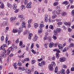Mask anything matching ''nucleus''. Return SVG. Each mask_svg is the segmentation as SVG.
<instances>
[{"instance_id":"obj_1","label":"nucleus","mask_w":74,"mask_h":74,"mask_svg":"<svg viewBox=\"0 0 74 74\" xmlns=\"http://www.w3.org/2000/svg\"><path fill=\"white\" fill-rule=\"evenodd\" d=\"M0 49L3 50V51L1 52V56L3 58H5L7 56V50L5 49V48L3 47V46H1Z\"/></svg>"},{"instance_id":"obj_2","label":"nucleus","mask_w":74,"mask_h":74,"mask_svg":"<svg viewBox=\"0 0 74 74\" xmlns=\"http://www.w3.org/2000/svg\"><path fill=\"white\" fill-rule=\"evenodd\" d=\"M60 32H61V29L59 28L56 29L54 31V33L55 34H57L58 33H59Z\"/></svg>"},{"instance_id":"obj_3","label":"nucleus","mask_w":74,"mask_h":74,"mask_svg":"<svg viewBox=\"0 0 74 74\" xmlns=\"http://www.w3.org/2000/svg\"><path fill=\"white\" fill-rule=\"evenodd\" d=\"M11 51L12 52V51H14V48H12L11 47H9V49H8V52L6 53V56L7 55H8L10 53V52H11Z\"/></svg>"},{"instance_id":"obj_4","label":"nucleus","mask_w":74,"mask_h":74,"mask_svg":"<svg viewBox=\"0 0 74 74\" xmlns=\"http://www.w3.org/2000/svg\"><path fill=\"white\" fill-rule=\"evenodd\" d=\"M16 19V17H11L10 18V22L11 23H13L14 22V21H15Z\"/></svg>"},{"instance_id":"obj_5","label":"nucleus","mask_w":74,"mask_h":74,"mask_svg":"<svg viewBox=\"0 0 74 74\" xmlns=\"http://www.w3.org/2000/svg\"><path fill=\"white\" fill-rule=\"evenodd\" d=\"M64 25H65V26H66L67 27H70V25H71V23L69 22L67 23L66 21H64Z\"/></svg>"},{"instance_id":"obj_6","label":"nucleus","mask_w":74,"mask_h":74,"mask_svg":"<svg viewBox=\"0 0 74 74\" xmlns=\"http://www.w3.org/2000/svg\"><path fill=\"white\" fill-rule=\"evenodd\" d=\"M66 60V59L64 57H62L59 58V61L60 62H64Z\"/></svg>"},{"instance_id":"obj_7","label":"nucleus","mask_w":74,"mask_h":74,"mask_svg":"<svg viewBox=\"0 0 74 74\" xmlns=\"http://www.w3.org/2000/svg\"><path fill=\"white\" fill-rule=\"evenodd\" d=\"M45 22H47L48 21V15L46 14L45 15Z\"/></svg>"},{"instance_id":"obj_8","label":"nucleus","mask_w":74,"mask_h":74,"mask_svg":"<svg viewBox=\"0 0 74 74\" xmlns=\"http://www.w3.org/2000/svg\"><path fill=\"white\" fill-rule=\"evenodd\" d=\"M32 2H30L29 3H28L26 6V7L27 8H30L31 7H32Z\"/></svg>"},{"instance_id":"obj_9","label":"nucleus","mask_w":74,"mask_h":74,"mask_svg":"<svg viewBox=\"0 0 74 74\" xmlns=\"http://www.w3.org/2000/svg\"><path fill=\"white\" fill-rule=\"evenodd\" d=\"M49 69L50 71H52L53 70V66H52L51 64H50L49 65Z\"/></svg>"},{"instance_id":"obj_10","label":"nucleus","mask_w":74,"mask_h":74,"mask_svg":"<svg viewBox=\"0 0 74 74\" xmlns=\"http://www.w3.org/2000/svg\"><path fill=\"white\" fill-rule=\"evenodd\" d=\"M23 28H19V29L18 30V34H20L21 32H23Z\"/></svg>"},{"instance_id":"obj_11","label":"nucleus","mask_w":74,"mask_h":74,"mask_svg":"<svg viewBox=\"0 0 74 74\" xmlns=\"http://www.w3.org/2000/svg\"><path fill=\"white\" fill-rule=\"evenodd\" d=\"M54 45V43H53L50 42L49 45V48H52Z\"/></svg>"},{"instance_id":"obj_12","label":"nucleus","mask_w":74,"mask_h":74,"mask_svg":"<svg viewBox=\"0 0 74 74\" xmlns=\"http://www.w3.org/2000/svg\"><path fill=\"white\" fill-rule=\"evenodd\" d=\"M20 70H22L23 71H25V70H26V67H19L18 68Z\"/></svg>"},{"instance_id":"obj_13","label":"nucleus","mask_w":74,"mask_h":74,"mask_svg":"<svg viewBox=\"0 0 74 74\" xmlns=\"http://www.w3.org/2000/svg\"><path fill=\"white\" fill-rule=\"evenodd\" d=\"M32 37H33V34L32 33L29 34L28 36L29 40H30Z\"/></svg>"},{"instance_id":"obj_14","label":"nucleus","mask_w":74,"mask_h":74,"mask_svg":"<svg viewBox=\"0 0 74 74\" xmlns=\"http://www.w3.org/2000/svg\"><path fill=\"white\" fill-rule=\"evenodd\" d=\"M61 15L63 16H66L67 15V12H62Z\"/></svg>"},{"instance_id":"obj_15","label":"nucleus","mask_w":74,"mask_h":74,"mask_svg":"<svg viewBox=\"0 0 74 74\" xmlns=\"http://www.w3.org/2000/svg\"><path fill=\"white\" fill-rule=\"evenodd\" d=\"M37 38H38V36L37 35H35V36L34 38H33L32 40L34 41H36Z\"/></svg>"},{"instance_id":"obj_16","label":"nucleus","mask_w":74,"mask_h":74,"mask_svg":"<svg viewBox=\"0 0 74 74\" xmlns=\"http://www.w3.org/2000/svg\"><path fill=\"white\" fill-rule=\"evenodd\" d=\"M44 26V22H42L40 25V28L41 29V28L43 27Z\"/></svg>"},{"instance_id":"obj_17","label":"nucleus","mask_w":74,"mask_h":74,"mask_svg":"<svg viewBox=\"0 0 74 74\" xmlns=\"http://www.w3.org/2000/svg\"><path fill=\"white\" fill-rule=\"evenodd\" d=\"M3 25L7 26V25H8V23L7 21H4L3 22Z\"/></svg>"},{"instance_id":"obj_18","label":"nucleus","mask_w":74,"mask_h":74,"mask_svg":"<svg viewBox=\"0 0 74 74\" xmlns=\"http://www.w3.org/2000/svg\"><path fill=\"white\" fill-rule=\"evenodd\" d=\"M56 58H57V59H59V57H60V55L59 54V53L58 52H57L56 53Z\"/></svg>"},{"instance_id":"obj_19","label":"nucleus","mask_w":74,"mask_h":74,"mask_svg":"<svg viewBox=\"0 0 74 74\" xmlns=\"http://www.w3.org/2000/svg\"><path fill=\"white\" fill-rule=\"evenodd\" d=\"M21 8L22 11H23V10H25L26 7L24 5H21Z\"/></svg>"},{"instance_id":"obj_20","label":"nucleus","mask_w":74,"mask_h":74,"mask_svg":"<svg viewBox=\"0 0 74 74\" xmlns=\"http://www.w3.org/2000/svg\"><path fill=\"white\" fill-rule=\"evenodd\" d=\"M34 28H35V29H36V28L38 27V25L37 23H35L34 24Z\"/></svg>"},{"instance_id":"obj_21","label":"nucleus","mask_w":74,"mask_h":74,"mask_svg":"<svg viewBox=\"0 0 74 74\" xmlns=\"http://www.w3.org/2000/svg\"><path fill=\"white\" fill-rule=\"evenodd\" d=\"M18 32V30L17 29H14L12 30V32L14 33H17Z\"/></svg>"},{"instance_id":"obj_22","label":"nucleus","mask_w":74,"mask_h":74,"mask_svg":"<svg viewBox=\"0 0 74 74\" xmlns=\"http://www.w3.org/2000/svg\"><path fill=\"white\" fill-rule=\"evenodd\" d=\"M25 71L27 73H29L30 72V70L29 68H26Z\"/></svg>"},{"instance_id":"obj_23","label":"nucleus","mask_w":74,"mask_h":74,"mask_svg":"<svg viewBox=\"0 0 74 74\" xmlns=\"http://www.w3.org/2000/svg\"><path fill=\"white\" fill-rule=\"evenodd\" d=\"M1 5L0 6V8H2V9H3L4 8V3H1Z\"/></svg>"},{"instance_id":"obj_24","label":"nucleus","mask_w":74,"mask_h":74,"mask_svg":"<svg viewBox=\"0 0 74 74\" xmlns=\"http://www.w3.org/2000/svg\"><path fill=\"white\" fill-rule=\"evenodd\" d=\"M61 73V74H65V70L64 69H62L60 71Z\"/></svg>"},{"instance_id":"obj_25","label":"nucleus","mask_w":74,"mask_h":74,"mask_svg":"<svg viewBox=\"0 0 74 74\" xmlns=\"http://www.w3.org/2000/svg\"><path fill=\"white\" fill-rule=\"evenodd\" d=\"M62 4H66V5H67L69 4V2L67 1H64L62 3Z\"/></svg>"},{"instance_id":"obj_26","label":"nucleus","mask_w":74,"mask_h":74,"mask_svg":"<svg viewBox=\"0 0 74 74\" xmlns=\"http://www.w3.org/2000/svg\"><path fill=\"white\" fill-rule=\"evenodd\" d=\"M17 8V6H16V5L14 3L13 5V9L15 10H16V8Z\"/></svg>"},{"instance_id":"obj_27","label":"nucleus","mask_w":74,"mask_h":74,"mask_svg":"<svg viewBox=\"0 0 74 74\" xmlns=\"http://www.w3.org/2000/svg\"><path fill=\"white\" fill-rule=\"evenodd\" d=\"M53 51H56V52H57L58 53H60V52L59 50L58 49H55L53 50Z\"/></svg>"},{"instance_id":"obj_28","label":"nucleus","mask_w":74,"mask_h":74,"mask_svg":"<svg viewBox=\"0 0 74 74\" xmlns=\"http://www.w3.org/2000/svg\"><path fill=\"white\" fill-rule=\"evenodd\" d=\"M42 28H40L38 30V33L40 34H41L42 33Z\"/></svg>"},{"instance_id":"obj_29","label":"nucleus","mask_w":74,"mask_h":74,"mask_svg":"<svg viewBox=\"0 0 74 74\" xmlns=\"http://www.w3.org/2000/svg\"><path fill=\"white\" fill-rule=\"evenodd\" d=\"M13 66H14V69H17V67H16V66H17V63H15L13 64Z\"/></svg>"},{"instance_id":"obj_30","label":"nucleus","mask_w":74,"mask_h":74,"mask_svg":"<svg viewBox=\"0 0 74 74\" xmlns=\"http://www.w3.org/2000/svg\"><path fill=\"white\" fill-rule=\"evenodd\" d=\"M36 60H32L31 61V64H34V63H36Z\"/></svg>"},{"instance_id":"obj_31","label":"nucleus","mask_w":74,"mask_h":74,"mask_svg":"<svg viewBox=\"0 0 74 74\" xmlns=\"http://www.w3.org/2000/svg\"><path fill=\"white\" fill-rule=\"evenodd\" d=\"M51 65H52L53 67H55L56 66V64H55V62L53 61L51 62Z\"/></svg>"},{"instance_id":"obj_32","label":"nucleus","mask_w":74,"mask_h":74,"mask_svg":"<svg viewBox=\"0 0 74 74\" xmlns=\"http://www.w3.org/2000/svg\"><path fill=\"white\" fill-rule=\"evenodd\" d=\"M60 13H61V11L60 10H58L57 11V15L60 14Z\"/></svg>"},{"instance_id":"obj_33","label":"nucleus","mask_w":74,"mask_h":74,"mask_svg":"<svg viewBox=\"0 0 74 74\" xmlns=\"http://www.w3.org/2000/svg\"><path fill=\"white\" fill-rule=\"evenodd\" d=\"M24 60L25 62H29L30 59L29 58H26Z\"/></svg>"},{"instance_id":"obj_34","label":"nucleus","mask_w":74,"mask_h":74,"mask_svg":"<svg viewBox=\"0 0 74 74\" xmlns=\"http://www.w3.org/2000/svg\"><path fill=\"white\" fill-rule=\"evenodd\" d=\"M57 15L55 14V15H53L52 16V19H55V18H56L57 17Z\"/></svg>"},{"instance_id":"obj_35","label":"nucleus","mask_w":74,"mask_h":74,"mask_svg":"<svg viewBox=\"0 0 74 74\" xmlns=\"http://www.w3.org/2000/svg\"><path fill=\"white\" fill-rule=\"evenodd\" d=\"M49 28L51 29V30H53L54 28H53V26L52 25H50Z\"/></svg>"},{"instance_id":"obj_36","label":"nucleus","mask_w":74,"mask_h":74,"mask_svg":"<svg viewBox=\"0 0 74 74\" xmlns=\"http://www.w3.org/2000/svg\"><path fill=\"white\" fill-rule=\"evenodd\" d=\"M69 49V48L67 47H65L64 48V49L63 50V52H65V51H67Z\"/></svg>"},{"instance_id":"obj_37","label":"nucleus","mask_w":74,"mask_h":74,"mask_svg":"<svg viewBox=\"0 0 74 74\" xmlns=\"http://www.w3.org/2000/svg\"><path fill=\"white\" fill-rule=\"evenodd\" d=\"M52 14L53 15V14H57V11L56 10H54L53 11Z\"/></svg>"},{"instance_id":"obj_38","label":"nucleus","mask_w":74,"mask_h":74,"mask_svg":"<svg viewBox=\"0 0 74 74\" xmlns=\"http://www.w3.org/2000/svg\"><path fill=\"white\" fill-rule=\"evenodd\" d=\"M58 47L59 48V49H60V48H62V45L60 44H58Z\"/></svg>"},{"instance_id":"obj_39","label":"nucleus","mask_w":74,"mask_h":74,"mask_svg":"<svg viewBox=\"0 0 74 74\" xmlns=\"http://www.w3.org/2000/svg\"><path fill=\"white\" fill-rule=\"evenodd\" d=\"M45 47V48H48L47 46L48 45V43H46L44 45Z\"/></svg>"},{"instance_id":"obj_40","label":"nucleus","mask_w":74,"mask_h":74,"mask_svg":"<svg viewBox=\"0 0 74 74\" xmlns=\"http://www.w3.org/2000/svg\"><path fill=\"white\" fill-rule=\"evenodd\" d=\"M18 58H23L24 57V54H23L22 56L20 55H18Z\"/></svg>"},{"instance_id":"obj_41","label":"nucleus","mask_w":74,"mask_h":74,"mask_svg":"<svg viewBox=\"0 0 74 74\" xmlns=\"http://www.w3.org/2000/svg\"><path fill=\"white\" fill-rule=\"evenodd\" d=\"M8 7L9 8H11L12 7V5L10 4V3H8Z\"/></svg>"},{"instance_id":"obj_42","label":"nucleus","mask_w":74,"mask_h":74,"mask_svg":"<svg viewBox=\"0 0 74 74\" xmlns=\"http://www.w3.org/2000/svg\"><path fill=\"white\" fill-rule=\"evenodd\" d=\"M53 40H57V37L55 35H53Z\"/></svg>"},{"instance_id":"obj_43","label":"nucleus","mask_w":74,"mask_h":74,"mask_svg":"<svg viewBox=\"0 0 74 74\" xmlns=\"http://www.w3.org/2000/svg\"><path fill=\"white\" fill-rule=\"evenodd\" d=\"M70 46H71V47H72V48H73V47H74V43H71L70 44Z\"/></svg>"},{"instance_id":"obj_44","label":"nucleus","mask_w":74,"mask_h":74,"mask_svg":"<svg viewBox=\"0 0 74 74\" xmlns=\"http://www.w3.org/2000/svg\"><path fill=\"white\" fill-rule=\"evenodd\" d=\"M23 17V15H19L18 16V18H22Z\"/></svg>"},{"instance_id":"obj_45","label":"nucleus","mask_w":74,"mask_h":74,"mask_svg":"<svg viewBox=\"0 0 74 74\" xmlns=\"http://www.w3.org/2000/svg\"><path fill=\"white\" fill-rule=\"evenodd\" d=\"M22 64L21 62H18L17 63V65L18 66H22Z\"/></svg>"},{"instance_id":"obj_46","label":"nucleus","mask_w":74,"mask_h":74,"mask_svg":"<svg viewBox=\"0 0 74 74\" xmlns=\"http://www.w3.org/2000/svg\"><path fill=\"white\" fill-rule=\"evenodd\" d=\"M0 15L1 16H4V15H5V14L3 12H1L0 14Z\"/></svg>"},{"instance_id":"obj_47","label":"nucleus","mask_w":74,"mask_h":74,"mask_svg":"<svg viewBox=\"0 0 74 74\" xmlns=\"http://www.w3.org/2000/svg\"><path fill=\"white\" fill-rule=\"evenodd\" d=\"M31 51L34 54H36V52L33 49H32L31 50Z\"/></svg>"},{"instance_id":"obj_48","label":"nucleus","mask_w":74,"mask_h":74,"mask_svg":"<svg viewBox=\"0 0 74 74\" xmlns=\"http://www.w3.org/2000/svg\"><path fill=\"white\" fill-rule=\"evenodd\" d=\"M51 38H52L50 36H48V37L47 40H49L50 41H51Z\"/></svg>"},{"instance_id":"obj_49","label":"nucleus","mask_w":74,"mask_h":74,"mask_svg":"<svg viewBox=\"0 0 74 74\" xmlns=\"http://www.w3.org/2000/svg\"><path fill=\"white\" fill-rule=\"evenodd\" d=\"M62 67L64 68V69H67V66H66L65 64L62 65Z\"/></svg>"},{"instance_id":"obj_50","label":"nucleus","mask_w":74,"mask_h":74,"mask_svg":"<svg viewBox=\"0 0 74 74\" xmlns=\"http://www.w3.org/2000/svg\"><path fill=\"white\" fill-rule=\"evenodd\" d=\"M25 4H27L28 3V1L27 0H25L24 1Z\"/></svg>"},{"instance_id":"obj_51","label":"nucleus","mask_w":74,"mask_h":74,"mask_svg":"<svg viewBox=\"0 0 74 74\" xmlns=\"http://www.w3.org/2000/svg\"><path fill=\"white\" fill-rule=\"evenodd\" d=\"M32 19H30V20H29L28 21V24H30L32 22Z\"/></svg>"},{"instance_id":"obj_52","label":"nucleus","mask_w":74,"mask_h":74,"mask_svg":"<svg viewBox=\"0 0 74 74\" xmlns=\"http://www.w3.org/2000/svg\"><path fill=\"white\" fill-rule=\"evenodd\" d=\"M58 4H59V3H58V2H57L56 3H53V5H54V6H56V5H58Z\"/></svg>"},{"instance_id":"obj_53","label":"nucleus","mask_w":74,"mask_h":74,"mask_svg":"<svg viewBox=\"0 0 74 74\" xmlns=\"http://www.w3.org/2000/svg\"><path fill=\"white\" fill-rule=\"evenodd\" d=\"M62 23H63L62 22H59L57 23V24L58 25H62Z\"/></svg>"},{"instance_id":"obj_54","label":"nucleus","mask_w":74,"mask_h":74,"mask_svg":"<svg viewBox=\"0 0 74 74\" xmlns=\"http://www.w3.org/2000/svg\"><path fill=\"white\" fill-rule=\"evenodd\" d=\"M4 40V37L3 36H2L1 38V41H3Z\"/></svg>"},{"instance_id":"obj_55","label":"nucleus","mask_w":74,"mask_h":74,"mask_svg":"<svg viewBox=\"0 0 74 74\" xmlns=\"http://www.w3.org/2000/svg\"><path fill=\"white\" fill-rule=\"evenodd\" d=\"M16 43L17 44H18L19 42V38H18L15 41Z\"/></svg>"},{"instance_id":"obj_56","label":"nucleus","mask_w":74,"mask_h":74,"mask_svg":"<svg viewBox=\"0 0 74 74\" xmlns=\"http://www.w3.org/2000/svg\"><path fill=\"white\" fill-rule=\"evenodd\" d=\"M44 40H48V37L46 36H45L43 38Z\"/></svg>"},{"instance_id":"obj_57","label":"nucleus","mask_w":74,"mask_h":74,"mask_svg":"<svg viewBox=\"0 0 74 74\" xmlns=\"http://www.w3.org/2000/svg\"><path fill=\"white\" fill-rule=\"evenodd\" d=\"M56 59V58L55 57V56H53L52 58V60L53 61H55V59Z\"/></svg>"},{"instance_id":"obj_58","label":"nucleus","mask_w":74,"mask_h":74,"mask_svg":"<svg viewBox=\"0 0 74 74\" xmlns=\"http://www.w3.org/2000/svg\"><path fill=\"white\" fill-rule=\"evenodd\" d=\"M19 11V9H18L15 10V11H14V12L15 13H18V12Z\"/></svg>"},{"instance_id":"obj_59","label":"nucleus","mask_w":74,"mask_h":74,"mask_svg":"<svg viewBox=\"0 0 74 74\" xmlns=\"http://www.w3.org/2000/svg\"><path fill=\"white\" fill-rule=\"evenodd\" d=\"M41 63H42V64L43 65H45V62H44V61H42L41 62Z\"/></svg>"},{"instance_id":"obj_60","label":"nucleus","mask_w":74,"mask_h":74,"mask_svg":"<svg viewBox=\"0 0 74 74\" xmlns=\"http://www.w3.org/2000/svg\"><path fill=\"white\" fill-rule=\"evenodd\" d=\"M58 44H59V42H57V43H56L55 44L54 47H57L58 46Z\"/></svg>"},{"instance_id":"obj_61","label":"nucleus","mask_w":74,"mask_h":74,"mask_svg":"<svg viewBox=\"0 0 74 74\" xmlns=\"http://www.w3.org/2000/svg\"><path fill=\"white\" fill-rule=\"evenodd\" d=\"M33 47H34V44L33 43H32L30 47V49H32V48H33Z\"/></svg>"},{"instance_id":"obj_62","label":"nucleus","mask_w":74,"mask_h":74,"mask_svg":"<svg viewBox=\"0 0 74 74\" xmlns=\"http://www.w3.org/2000/svg\"><path fill=\"white\" fill-rule=\"evenodd\" d=\"M29 47L27 46H26V50L27 51H29Z\"/></svg>"},{"instance_id":"obj_63","label":"nucleus","mask_w":74,"mask_h":74,"mask_svg":"<svg viewBox=\"0 0 74 74\" xmlns=\"http://www.w3.org/2000/svg\"><path fill=\"white\" fill-rule=\"evenodd\" d=\"M28 32V31L26 30V31H25L24 32V34H27Z\"/></svg>"},{"instance_id":"obj_64","label":"nucleus","mask_w":74,"mask_h":74,"mask_svg":"<svg viewBox=\"0 0 74 74\" xmlns=\"http://www.w3.org/2000/svg\"><path fill=\"white\" fill-rule=\"evenodd\" d=\"M72 16H74V10H73L71 12Z\"/></svg>"}]
</instances>
